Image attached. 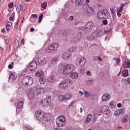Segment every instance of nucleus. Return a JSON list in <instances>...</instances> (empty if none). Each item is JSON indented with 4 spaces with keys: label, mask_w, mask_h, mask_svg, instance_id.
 I'll use <instances>...</instances> for the list:
<instances>
[{
    "label": "nucleus",
    "mask_w": 130,
    "mask_h": 130,
    "mask_svg": "<svg viewBox=\"0 0 130 130\" xmlns=\"http://www.w3.org/2000/svg\"><path fill=\"white\" fill-rule=\"evenodd\" d=\"M44 88L41 87L35 90L32 88H30L29 91L28 92V96L29 99L32 100V98H34L35 95H40V94H43L44 93Z\"/></svg>",
    "instance_id": "1"
},
{
    "label": "nucleus",
    "mask_w": 130,
    "mask_h": 130,
    "mask_svg": "<svg viewBox=\"0 0 130 130\" xmlns=\"http://www.w3.org/2000/svg\"><path fill=\"white\" fill-rule=\"evenodd\" d=\"M94 26V23L92 21H89L86 23L84 27L80 26L78 27V30H81L85 32L86 33H89L90 31H92V28Z\"/></svg>",
    "instance_id": "2"
},
{
    "label": "nucleus",
    "mask_w": 130,
    "mask_h": 130,
    "mask_svg": "<svg viewBox=\"0 0 130 130\" xmlns=\"http://www.w3.org/2000/svg\"><path fill=\"white\" fill-rule=\"evenodd\" d=\"M75 69V66L72 64H67L63 68V75H70L74 69Z\"/></svg>",
    "instance_id": "3"
},
{
    "label": "nucleus",
    "mask_w": 130,
    "mask_h": 130,
    "mask_svg": "<svg viewBox=\"0 0 130 130\" xmlns=\"http://www.w3.org/2000/svg\"><path fill=\"white\" fill-rule=\"evenodd\" d=\"M98 19H107L108 18V10L107 9L99 10L97 14Z\"/></svg>",
    "instance_id": "4"
},
{
    "label": "nucleus",
    "mask_w": 130,
    "mask_h": 130,
    "mask_svg": "<svg viewBox=\"0 0 130 130\" xmlns=\"http://www.w3.org/2000/svg\"><path fill=\"white\" fill-rule=\"evenodd\" d=\"M72 85H73V81L69 79L63 80L59 84L60 88L62 89H68Z\"/></svg>",
    "instance_id": "5"
},
{
    "label": "nucleus",
    "mask_w": 130,
    "mask_h": 130,
    "mask_svg": "<svg viewBox=\"0 0 130 130\" xmlns=\"http://www.w3.org/2000/svg\"><path fill=\"white\" fill-rule=\"evenodd\" d=\"M56 122L57 126L62 127L66 125V118L63 116H59L56 118Z\"/></svg>",
    "instance_id": "6"
},
{
    "label": "nucleus",
    "mask_w": 130,
    "mask_h": 130,
    "mask_svg": "<svg viewBox=\"0 0 130 130\" xmlns=\"http://www.w3.org/2000/svg\"><path fill=\"white\" fill-rule=\"evenodd\" d=\"M22 83L26 86H31L33 84V78L29 76H26L22 79Z\"/></svg>",
    "instance_id": "7"
},
{
    "label": "nucleus",
    "mask_w": 130,
    "mask_h": 130,
    "mask_svg": "<svg viewBox=\"0 0 130 130\" xmlns=\"http://www.w3.org/2000/svg\"><path fill=\"white\" fill-rule=\"evenodd\" d=\"M58 48V44L55 43L52 44L50 45L46 49V50L48 52H50L51 51L57 50Z\"/></svg>",
    "instance_id": "8"
},
{
    "label": "nucleus",
    "mask_w": 130,
    "mask_h": 130,
    "mask_svg": "<svg viewBox=\"0 0 130 130\" xmlns=\"http://www.w3.org/2000/svg\"><path fill=\"white\" fill-rule=\"evenodd\" d=\"M41 106L43 107H48L50 104V96H47L45 99L43 100L41 102Z\"/></svg>",
    "instance_id": "9"
},
{
    "label": "nucleus",
    "mask_w": 130,
    "mask_h": 130,
    "mask_svg": "<svg viewBox=\"0 0 130 130\" xmlns=\"http://www.w3.org/2000/svg\"><path fill=\"white\" fill-rule=\"evenodd\" d=\"M47 57H45L44 56H41L38 58V62L39 64L41 66H43V64H46L48 62Z\"/></svg>",
    "instance_id": "10"
},
{
    "label": "nucleus",
    "mask_w": 130,
    "mask_h": 130,
    "mask_svg": "<svg viewBox=\"0 0 130 130\" xmlns=\"http://www.w3.org/2000/svg\"><path fill=\"white\" fill-rule=\"evenodd\" d=\"M29 71H35L37 68V62H36V60H34L32 62H30L29 64Z\"/></svg>",
    "instance_id": "11"
},
{
    "label": "nucleus",
    "mask_w": 130,
    "mask_h": 130,
    "mask_svg": "<svg viewBox=\"0 0 130 130\" xmlns=\"http://www.w3.org/2000/svg\"><path fill=\"white\" fill-rule=\"evenodd\" d=\"M101 111H102L104 114H107V115H108V114L110 113L109 107H108V106H103L101 108Z\"/></svg>",
    "instance_id": "12"
},
{
    "label": "nucleus",
    "mask_w": 130,
    "mask_h": 130,
    "mask_svg": "<svg viewBox=\"0 0 130 130\" xmlns=\"http://www.w3.org/2000/svg\"><path fill=\"white\" fill-rule=\"evenodd\" d=\"M110 98H111V95L109 93H105L103 94L102 100L103 102H106V101H108Z\"/></svg>",
    "instance_id": "13"
},
{
    "label": "nucleus",
    "mask_w": 130,
    "mask_h": 130,
    "mask_svg": "<svg viewBox=\"0 0 130 130\" xmlns=\"http://www.w3.org/2000/svg\"><path fill=\"white\" fill-rule=\"evenodd\" d=\"M35 113L37 117H40V118H42L45 114L44 112L41 110L36 111Z\"/></svg>",
    "instance_id": "14"
},
{
    "label": "nucleus",
    "mask_w": 130,
    "mask_h": 130,
    "mask_svg": "<svg viewBox=\"0 0 130 130\" xmlns=\"http://www.w3.org/2000/svg\"><path fill=\"white\" fill-rule=\"evenodd\" d=\"M77 61L79 63V66H81V67H83L85 66V64H86V58H85L84 57H81V58H79Z\"/></svg>",
    "instance_id": "15"
},
{
    "label": "nucleus",
    "mask_w": 130,
    "mask_h": 130,
    "mask_svg": "<svg viewBox=\"0 0 130 130\" xmlns=\"http://www.w3.org/2000/svg\"><path fill=\"white\" fill-rule=\"evenodd\" d=\"M35 75L37 78H40V77H43V76H44V72L42 70H39L36 71Z\"/></svg>",
    "instance_id": "16"
},
{
    "label": "nucleus",
    "mask_w": 130,
    "mask_h": 130,
    "mask_svg": "<svg viewBox=\"0 0 130 130\" xmlns=\"http://www.w3.org/2000/svg\"><path fill=\"white\" fill-rule=\"evenodd\" d=\"M122 114H123V109H119L116 110L114 112L115 116H119V115H122Z\"/></svg>",
    "instance_id": "17"
},
{
    "label": "nucleus",
    "mask_w": 130,
    "mask_h": 130,
    "mask_svg": "<svg viewBox=\"0 0 130 130\" xmlns=\"http://www.w3.org/2000/svg\"><path fill=\"white\" fill-rule=\"evenodd\" d=\"M123 66L124 68V69H129L130 60H128V59H126L125 60V62L123 64Z\"/></svg>",
    "instance_id": "18"
},
{
    "label": "nucleus",
    "mask_w": 130,
    "mask_h": 130,
    "mask_svg": "<svg viewBox=\"0 0 130 130\" xmlns=\"http://www.w3.org/2000/svg\"><path fill=\"white\" fill-rule=\"evenodd\" d=\"M71 54H72L71 53L65 52L63 53V54L62 55V58H63V59H68L69 58H70V57L71 56Z\"/></svg>",
    "instance_id": "19"
},
{
    "label": "nucleus",
    "mask_w": 130,
    "mask_h": 130,
    "mask_svg": "<svg viewBox=\"0 0 130 130\" xmlns=\"http://www.w3.org/2000/svg\"><path fill=\"white\" fill-rule=\"evenodd\" d=\"M42 118L45 121H49L50 120V114L46 113L44 115Z\"/></svg>",
    "instance_id": "20"
},
{
    "label": "nucleus",
    "mask_w": 130,
    "mask_h": 130,
    "mask_svg": "<svg viewBox=\"0 0 130 130\" xmlns=\"http://www.w3.org/2000/svg\"><path fill=\"white\" fill-rule=\"evenodd\" d=\"M48 82H49V83H54V82H55V77L53 75H50L48 77Z\"/></svg>",
    "instance_id": "21"
},
{
    "label": "nucleus",
    "mask_w": 130,
    "mask_h": 130,
    "mask_svg": "<svg viewBox=\"0 0 130 130\" xmlns=\"http://www.w3.org/2000/svg\"><path fill=\"white\" fill-rule=\"evenodd\" d=\"M95 37H101L103 35V31L101 30H97L94 32Z\"/></svg>",
    "instance_id": "22"
},
{
    "label": "nucleus",
    "mask_w": 130,
    "mask_h": 130,
    "mask_svg": "<svg viewBox=\"0 0 130 130\" xmlns=\"http://www.w3.org/2000/svg\"><path fill=\"white\" fill-rule=\"evenodd\" d=\"M91 120H92V114H88L87 116L85 122L86 123H89V122H91Z\"/></svg>",
    "instance_id": "23"
},
{
    "label": "nucleus",
    "mask_w": 130,
    "mask_h": 130,
    "mask_svg": "<svg viewBox=\"0 0 130 130\" xmlns=\"http://www.w3.org/2000/svg\"><path fill=\"white\" fill-rule=\"evenodd\" d=\"M78 76H79V75L78 74V73L76 72L72 73L70 75L71 78H72V79H73V80H76V79H78Z\"/></svg>",
    "instance_id": "24"
},
{
    "label": "nucleus",
    "mask_w": 130,
    "mask_h": 130,
    "mask_svg": "<svg viewBox=\"0 0 130 130\" xmlns=\"http://www.w3.org/2000/svg\"><path fill=\"white\" fill-rule=\"evenodd\" d=\"M65 96V100L66 101H68V100H71L72 99V97H73V95L71 93H67L64 95Z\"/></svg>",
    "instance_id": "25"
},
{
    "label": "nucleus",
    "mask_w": 130,
    "mask_h": 130,
    "mask_svg": "<svg viewBox=\"0 0 130 130\" xmlns=\"http://www.w3.org/2000/svg\"><path fill=\"white\" fill-rule=\"evenodd\" d=\"M122 76L124 77V78H126V77H128V70H125L123 71L122 73Z\"/></svg>",
    "instance_id": "26"
},
{
    "label": "nucleus",
    "mask_w": 130,
    "mask_h": 130,
    "mask_svg": "<svg viewBox=\"0 0 130 130\" xmlns=\"http://www.w3.org/2000/svg\"><path fill=\"white\" fill-rule=\"evenodd\" d=\"M16 79H17V77H16V76L14 74H11L9 76V81H10V80H12V81H15Z\"/></svg>",
    "instance_id": "27"
},
{
    "label": "nucleus",
    "mask_w": 130,
    "mask_h": 130,
    "mask_svg": "<svg viewBox=\"0 0 130 130\" xmlns=\"http://www.w3.org/2000/svg\"><path fill=\"white\" fill-rule=\"evenodd\" d=\"M57 57H55L53 58L51 62L52 66H55V64L57 63Z\"/></svg>",
    "instance_id": "28"
},
{
    "label": "nucleus",
    "mask_w": 130,
    "mask_h": 130,
    "mask_svg": "<svg viewBox=\"0 0 130 130\" xmlns=\"http://www.w3.org/2000/svg\"><path fill=\"white\" fill-rule=\"evenodd\" d=\"M39 82L41 85H44V84H45V82H46V79L43 77H41L39 79Z\"/></svg>",
    "instance_id": "29"
},
{
    "label": "nucleus",
    "mask_w": 130,
    "mask_h": 130,
    "mask_svg": "<svg viewBox=\"0 0 130 130\" xmlns=\"http://www.w3.org/2000/svg\"><path fill=\"white\" fill-rule=\"evenodd\" d=\"M58 100L59 101H60L61 102H62V101H66V98L64 96V95H60L58 96Z\"/></svg>",
    "instance_id": "30"
},
{
    "label": "nucleus",
    "mask_w": 130,
    "mask_h": 130,
    "mask_svg": "<svg viewBox=\"0 0 130 130\" xmlns=\"http://www.w3.org/2000/svg\"><path fill=\"white\" fill-rule=\"evenodd\" d=\"M114 103H115V102H114V101H112L110 102L109 105V107L112 109L115 108V105H114Z\"/></svg>",
    "instance_id": "31"
},
{
    "label": "nucleus",
    "mask_w": 130,
    "mask_h": 130,
    "mask_svg": "<svg viewBox=\"0 0 130 130\" xmlns=\"http://www.w3.org/2000/svg\"><path fill=\"white\" fill-rule=\"evenodd\" d=\"M76 50H77V48H76L75 47H70L68 50V52H75V51H76Z\"/></svg>",
    "instance_id": "32"
},
{
    "label": "nucleus",
    "mask_w": 130,
    "mask_h": 130,
    "mask_svg": "<svg viewBox=\"0 0 130 130\" xmlns=\"http://www.w3.org/2000/svg\"><path fill=\"white\" fill-rule=\"evenodd\" d=\"M76 37L77 38V39L76 40H80V39H82V37H83V34H82L81 32H78L76 35Z\"/></svg>",
    "instance_id": "33"
},
{
    "label": "nucleus",
    "mask_w": 130,
    "mask_h": 130,
    "mask_svg": "<svg viewBox=\"0 0 130 130\" xmlns=\"http://www.w3.org/2000/svg\"><path fill=\"white\" fill-rule=\"evenodd\" d=\"M91 96V93L87 90H84V97L85 98H89Z\"/></svg>",
    "instance_id": "34"
},
{
    "label": "nucleus",
    "mask_w": 130,
    "mask_h": 130,
    "mask_svg": "<svg viewBox=\"0 0 130 130\" xmlns=\"http://www.w3.org/2000/svg\"><path fill=\"white\" fill-rule=\"evenodd\" d=\"M23 105H24L23 101H20L17 104V108L18 109H21L23 108Z\"/></svg>",
    "instance_id": "35"
},
{
    "label": "nucleus",
    "mask_w": 130,
    "mask_h": 130,
    "mask_svg": "<svg viewBox=\"0 0 130 130\" xmlns=\"http://www.w3.org/2000/svg\"><path fill=\"white\" fill-rule=\"evenodd\" d=\"M122 105H130V101L128 100H124L122 102Z\"/></svg>",
    "instance_id": "36"
},
{
    "label": "nucleus",
    "mask_w": 130,
    "mask_h": 130,
    "mask_svg": "<svg viewBox=\"0 0 130 130\" xmlns=\"http://www.w3.org/2000/svg\"><path fill=\"white\" fill-rule=\"evenodd\" d=\"M87 39L89 41H93V40H94V39H95V37H94V36H93V35H91V36H88L87 38Z\"/></svg>",
    "instance_id": "37"
},
{
    "label": "nucleus",
    "mask_w": 130,
    "mask_h": 130,
    "mask_svg": "<svg viewBox=\"0 0 130 130\" xmlns=\"http://www.w3.org/2000/svg\"><path fill=\"white\" fill-rule=\"evenodd\" d=\"M62 14L63 16H68V13H69V11L66 9H62Z\"/></svg>",
    "instance_id": "38"
},
{
    "label": "nucleus",
    "mask_w": 130,
    "mask_h": 130,
    "mask_svg": "<svg viewBox=\"0 0 130 130\" xmlns=\"http://www.w3.org/2000/svg\"><path fill=\"white\" fill-rule=\"evenodd\" d=\"M21 5H18L16 6V10L18 13H20L21 12Z\"/></svg>",
    "instance_id": "39"
},
{
    "label": "nucleus",
    "mask_w": 130,
    "mask_h": 130,
    "mask_svg": "<svg viewBox=\"0 0 130 130\" xmlns=\"http://www.w3.org/2000/svg\"><path fill=\"white\" fill-rule=\"evenodd\" d=\"M9 21H14L15 20V13H13L12 14V16L9 17Z\"/></svg>",
    "instance_id": "40"
},
{
    "label": "nucleus",
    "mask_w": 130,
    "mask_h": 130,
    "mask_svg": "<svg viewBox=\"0 0 130 130\" xmlns=\"http://www.w3.org/2000/svg\"><path fill=\"white\" fill-rule=\"evenodd\" d=\"M86 83L87 84V85L91 86V85H93V80L88 79L86 81Z\"/></svg>",
    "instance_id": "41"
},
{
    "label": "nucleus",
    "mask_w": 130,
    "mask_h": 130,
    "mask_svg": "<svg viewBox=\"0 0 130 130\" xmlns=\"http://www.w3.org/2000/svg\"><path fill=\"white\" fill-rule=\"evenodd\" d=\"M78 6H81L82 4L84 3L83 0H77V2Z\"/></svg>",
    "instance_id": "42"
},
{
    "label": "nucleus",
    "mask_w": 130,
    "mask_h": 130,
    "mask_svg": "<svg viewBox=\"0 0 130 130\" xmlns=\"http://www.w3.org/2000/svg\"><path fill=\"white\" fill-rule=\"evenodd\" d=\"M46 7H47V3L44 2L42 4V7L43 8V9H46Z\"/></svg>",
    "instance_id": "43"
},
{
    "label": "nucleus",
    "mask_w": 130,
    "mask_h": 130,
    "mask_svg": "<svg viewBox=\"0 0 130 130\" xmlns=\"http://www.w3.org/2000/svg\"><path fill=\"white\" fill-rule=\"evenodd\" d=\"M43 18V14H41L38 18L39 19V23H41V21H42V18Z\"/></svg>",
    "instance_id": "44"
},
{
    "label": "nucleus",
    "mask_w": 130,
    "mask_h": 130,
    "mask_svg": "<svg viewBox=\"0 0 130 130\" xmlns=\"http://www.w3.org/2000/svg\"><path fill=\"white\" fill-rule=\"evenodd\" d=\"M14 46H15L16 47H18V46H19V41L18 40H16L15 41Z\"/></svg>",
    "instance_id": "45"
},
{
    "label": "nucleus",
    "mask_w": 130,
    "mask_h": 130,
    "mask_svg": "<svg viewBox=\"0 0 130 130\" xmlns=\"http://www.w3.org/2000/svg\"><path fill=\"white\" fill-rule=\"evenodd\" d=\"M114 60L116 61L117 64H118V63H119V62H120V59H119L118 58H114Z\"/></svg>",
    "instance_id": "46"
},
{
    "label": "nucleus",
    "mask_w": 130,
    "mask_h": 130,
    "mask_svg": "<svg viewBox=\"0 0 130 130\" xmlns=\"http://www.w3.org/2000/svg\"><path fill=\"white\" fill-rule=\"evenodd\" d=\"M122 9H123V5H121L119 7V8H117V11H118V12H121Z\"/></svg>",
    "instance_id": "47"
},
{
    "label": "nucleus",
    "mask_w": 130,
    "mask_h": 130,
    "mask_svg": "<svg viewBox=\"0 0 130 130\" xmlns=\"http://www.w3.org/2000/svg\"><path fill=\"white\" fill-rule=\"evenodd\" d=\"M13 25V23L11 21H8L7 23V27H11Z\"/></svg>",
    "instance_id": "48"
},
{
    "label": "nucleus",
    "mask_w": 130,
    "mask_h": 130,
    "mask_svg": "<svg viewBox=\"0 0 130 130\" xmlns=\"http://www.w3.org/2000/svg\"><path fill=\"white\" fill-rule=\"evenodd\" d=\"M9 9H13L14 8V4L13 3H11L9 5Z\"/></svg>",
    "instance_id": "49"
},
{
    "label": "nucleus",
    "mask_w": 130,
    "mask_h": 130,
    "mask_svg": "<svg viewBox=\"0 0 130 130\" xmlns=\"http://www.w3.org/2000/svg\"><path fill=\"white\" fill-rule=\"evenodd\" d=\"M75 103H76L75 101H73L71 102V103L69 105V107H72V106H74L75 105Z\"/></svg>",
    "instance_id": "50"
},
{
    "label": "nucleus",
    "mask_w": 130,
    "mask_h": 130,
    "mask_svg": "<svg viewBox=\"0 0 130 130\" xmlns=\"http://www.w3.org/2000/svg\"><path fill=\"white\" fill-rule=\"evenodd\" d=\"M77 39H78V38L76 36H75L74 38H73V41H74V42H77L78 41H80V40H77Z\"/></svg>",
    "instance_id": "51"
},
{
    "label": "nucleus",
    "mask_w": 130,
    "mask_h": 130,
    "mask_svg": "<svg viewBox=\"0 0 130 130\" xmlns=\"http://www.w3.org/2000/svg\"><path fill=\"white\" fill-rule=\"evenodd\" d=\"M19 24V20H18L17 22L15 24L14 28L16 29H18V24Z\"/></svg>",
    "instance_id": "52"
},
{
    "label": "nucleus",
    "mask_w": 130,
    "mask_h": 130,
    "mask_svg": "<svg viewBox=\"0 0 130 130\" xmlns=\"http://www.w3.org/2000/svg\"><path fill=\"white\" fill-rule=\"evenodd\" d=\"M103 23L104 25H107L108 24V21H107V20H105L103 21Z\"/></svg>",
    "instance_id": "53"
},
{
    "label": "nucleus",
    "mask_w": 130,
    "mask_h": 130,
    "mask_svg": "<svg viewBox=\"0 0 130 130\" xmlns=\"http://www.w3.org/2000/svg\"><path fill=\"white\" fill-rule=\"evenodd\" d=\"M78 93H79V94H80V95H81V96H83V95H84L85 94V91L83 92L82 90H79L78 91Z\"/></svg>",
    "instance_id": "54"
},
{
    "label": "nucleus",
    "mask_w": 130,
    "mask_h": 130,
    "mask_svg": "<svg viewBox=\"0 0 130 130\" xmlns=\"http://www.w3.org/2000/svg\"><path fill=\"white\" fill-rule=\"evenodd\" d=\"M128 120V118H124L122 119V122H126V121H127Z\"/></svg>",
    "instance_id": "55"
},
{
    "label": "nucleus",
    "mask_w": 130,
    "mask_h": 130,
    "mask_svg": "<svg viewBox=\"0 0 130 130\" xmlns=\"http://www.w3.org/2000/svg\"><path fill=\"white\" fill-rule=\"evenodd\" d=\"M74 20V16H70L69 18V21H73Z\"/></svg>",
    "instance_id": "56"
},
{
    "label": "nucleus",
    "mask_w": 130,
    "mask_h": 130,
    "mask_svg": "<svg viewBox=\"0 0 130 130\" xmlns=\"http://www.w3.org/2000/svg\"><path fill=\"white\" fill-rule=\"evenodd\" d=\"M31 16H32V18H36V19H37L38 18L37 14H32L31 15Z\"/></svg>",
    "instance_id": "57"
},
{
    "label": "nucleus",
    "mask_w": 130,
    "mask_h": 130,
    "mask_svg": "<svg viewBox=\"0 0 130 130\" xmlns=\"http://www.w3.org/2000/svg\"><path fill=\"white\" fill-rule=\"evenodd\" d=\"M120 11H117V16H118V17H119H119H120Z\"/></svg>",
    "instance_id": "58"
},
{
    "label": "nucleus",
    "mask_w": 130,
    "mask_h": 130,
    "mask_svg": "<svg viewBox=\"0 0 130 130\" xmlns=\"http://www.w3.org/2000/svg\"><path fill=\"white\" fill-rule=\"evenodd\" d=\"M8 68L10 69V70H12V69H13V65L12 64H9L8 66Z\"/></svg>",
    "instance_id": "59"
},
{
    "label": "nucleus",
    "mask_w": 130,
    "mask_h": 130,
    "mask_svg": "<svg viewBox=\"0 0 130 130\" xmlns=\"http://www.w3.org/2000/svg\"><path fill=\"white\" fill-rule=\"evenodd\" d=\"M110 11L111 12L112 14L113 15L114 14V10H113V9L112 8H111Z\"/></svg>",
    "instance_id": "60"
},
{
    "label": "nucleus",
    "mask_w": 130,
    "mask_h": 130,
    "mask_svg": "<svg viewBox=\"0 0 130 130\" xmlns=\"http://www.w3.org/2000/svg\"><path fill=\"white\" fill-rule=\"evenodd\" d=\"M67 31H65L62 34V36H67Z\"/></svg>",
    "instance_id": "61"
},
{
    "label": "nucleus",
    "mask_w": 130,
    "mask_h": 130,
    "mask_svg": "<svg viewBox=\"0 0 130 130\" xmlns=\"http://www.w3.org/2000/svg\"><path fill=\"white\" fill-rule=\"evenodd\" d=\"M117 107L118 108H120V107H121V103H119L117 104Z\"/></svg>",
    "instance_id": "62"
},
{
    "label": "nucleus",
    "mask_w": 130,
    "mask_h": 130,
    "mask_svg": "<svg viewBox=\"0 0 130 130\" xmlns=\"http://www.w3.org/2000/svg\"><path fill=\"white\" fill-rule=\"evenodd\" d=\"M78 0H71L72 3H73V4H76V3H77Z\"/></svg>",
    "instance_id": "63"
},
{
    "label": "nucleus",
    "mask_w": 130,
    "mask_h": 130,
    "mask_svg": "<svg viewBox=\"0 0 130 130\" xmlns=\"http://www.w3.org/2000/svg\"><path fill=\"white\" fill-rule=\"evenodd\" d=\"M90 74H91V72L90 71H87L86 72L87 76H89V75H90Z\"/></svg>",
    "instance_id": "64"
}]
</instances>
